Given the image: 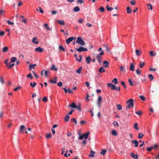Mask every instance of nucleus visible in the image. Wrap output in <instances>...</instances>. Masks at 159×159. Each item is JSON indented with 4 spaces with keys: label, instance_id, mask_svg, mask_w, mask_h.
<instances>
[{
    "label": "nucleus",
    "instance_id": "nucleus-35",
    "mask_svg": "<svg viewBox=\"0 0 159 159\" xmlns=\"http://www.w3.org/2000/svg\"><path fill=\"white\" fill-rule=\"evenodd\" d=\"M16 60V58L14 57L11 58V63L14 62Z\"/></svg>",
    "mask_w": 159,
    "mask_h": 159
},
{
    "label": "nucleus",
    "instance_id": "nucleus-59",
    "mask_svg": "<svg viewBox=\"0 0 159 159\" xmlns=\"http://www.w3.org/2000/svg\"><path fill=\"white\" fill-rule=\"evenodd\" d=\"M7 22L8 24L10 25H13L14 24V23L13 22H11L9 20H7Z\"/></svg>",
    "mask_w": 159,
    "mask_h": 159
},
{
    "label": "nucleus",
    "instance_id": "nucleus-17",
    "mask_svg": "<svg viewBox=\"0 0 159 159\" xmlns=\"http://www.w3.org/2000/svg\"><path fill=\"white\" fill-rule=\"evenodd\" d=\"M86 63L88 64H89L91 61V59L90 57H88L86 58Z\"/></svg>",
    "mask_w": 159,
    "mask_h": 159
},
{
    "label": "nucleus",
    "instance_id": "nucleus-24",
    "mask_svg": "<svg viewBox=\"0 0 159 159\" xmlns=\"http://www.w3.org/2000/svg\"><path fill=\"white\" fill-rule=\"evenodd\" d=\"M91 154L89 155V156L91 157H94V154L95 153V152L92 150L90 152Z\"/></svg>",
    "mask_w": 159,
    "mask_h": 159
},
{
    "label": "nucleus",
    "instance_id": "nucleus-63",
    "mask_svg": "<svg viewBox=\"0 0 159 159\" xmlns=\"http://www.w3.org/2000/svg\"><path fill=\"white\" fill-rule=\"evenodd\" d=\"M77 2L82 4L84 2V1L83 0H77Z\"/></svg>",
    "mask_w": 159,
    "mask_h": 159
},
{
    "label": "nucleus",
    "instance_id": "nucleus-46",
    "mask_svg": "<svg viewBox=\"0 0 159 159\" xmlns=\"http://www.w3.org/2000/svg\"><path fill=\"white\" fill-rule=\"evenodd\" d=\"M112 82H114L115 84H117L118 83L117 79L116 78H114L113 80L112 81Z\"/></svg>",
    "mask_w": 159,
    "mask_h": 159
},
{
    "label": "nucleus",
    "instance_id": "nucleus-14",
    "mask_svg": "<svg viewBox=\"0 0 159 159\" xmlns=\"http://www.w3.org/2000/svg\"><path fill=\"white\" fill-rule=\"evenodd\" d=\"M129 70L132 71H134V66L132 63H131L130 64Z\"/></svg>",
    "mask_w": 159,
    "mask_h": 159
},
{
    "label": "nucleus",
    "instance_id": "nucleus-48",
    "mask_svg": "<svg viewBox=\"0 0 159 159\" xmlns=\"http://www.w3.org/2000/svg\"><path fill=\"white\" fill-rule=\"evenodd\" d=\"M43 101L45 102H46L48 101V98L47 97H45L43 99Z\"/></svg>",
    "mask_w": 159,
    "mask_h": 159
},
{
    "label": "nucleus",
    "instance_id": "nucleus-53",
    "mask_svg": "<svg viewBox=\"0 0 159 159\" xmlns=\"http://www.w3.org/2000/svg\"><path fill=\"white\" fill-rule=\"evenodd\" d=\"M52 135L50 133L46 135V138L47 139H48L49 138H50L51 137Z\"/></svg>",
    "mask_w": 159,
    "mask_h": 159
},
{
    "label": "nucleus",
    "instance_id": "nucleus-55",
    "mask_svg": "<svg viewBox=\"0 0 159 159\" xmlns=\"http://www.w3.org/2000/svg\"><path fill=\"white\" fill-rule=\"evenodd\" d=\"M136 114L138 115L139 116H141L142 115V113L140 111H139L136 112Z\"/></svg>",
    "mask_w": 159,
    "mask_h": 159
},
{
    "label": "nucleus",
    "instance_id": "nucleus-57",
    "mask_svg": "<svg viewBox=\"0 0 159 159\" xmlns=\"http://www.w3.org/2000/svg\"><path fill=\"white\" fill-rule=\"evenodd\" d=\"M154 79L153 76L152 75L150 74V80L152 81Z\"/></svg>",
    "mask_w": 159,
    "mask_h": 159
},
{
    "label": "nucleus",
    "instance_id": "nucleus-8",
    "mask_svg": "<svg viewBox=\"0 0 159 159\" xmlns=\"http://www.w3.org/2000/svg\"><path fill=\"white\" fill-rule=\"evenodd\" d=\"M76 38V37L74 38L73 37H71L69 38L66 40V43L67 44H69L74 39H75Z\"/></svg>",
    "mask_w": 159,
    "mask_h": 159
},
{
    "label": "nucleus",
    "instance_id": "nucleus-42",
    "mask_svg": "<svg viewBox=\"0 0 159 159\" xmlns=\"http://www.w3.org/2000/svg\"><path fill=\"white\" fill-rule=\"evenodd\" d=\"M112 134L114 136H116L117 135V133L114 130H113L112 131Z\"/></svg>",
    "mask_w": 159,
    "mask_h": 159
},
{
    "label": "nucleus",
    "instance_id": "nucleus-19",
    "mask_svg": "<svg viewBox=\"0 0 159 159\" xmlns=\"http://www.w3.org/2000/svg\"><path fill=\"white\" fill-rule=\"evenodd\" d=\"M55 66L54 64H52V67L50 68V70H54L55 71H57V69L55 67Z\"/></svg>",
    "mask_w": 159,
    "mask_h": 159
},
{
    "label": "nucleus",
    "instance_id": "nucleus-50",
    "mask_svg": "<svg viewBox=\"0 0 159 159\" xmlns=\"http://www.w3.org/2000/svg\"><path fill=\"white\" fill-rule=\"evenodd\" d=\"M99 10L101 11L102 12H103L104 11L105 9L104 7H101L99 9Z\"/></svg>",
    "mask_w": 159,
    "mask_h": 159
},
{
    "label": "nucleus",
    "instance_id": "nucleus-21",
    "mask_svg": "<svg viewBox=\"0 0 159 159\" xmlns=\"http://www.w3.org/2000/svg\"><path fill=\"white\" fill-rule=\"evenodd\" d=\"M131 157H132L133 158H135V157H136L135 158V159H138V156L137 155V154H136V155H135L134 153H131Z\"/></svg>",
    "mask_w": 159,
    "mask_h": 159
},
{
    "label": "nucleus",
    "instance_id": "nucleus-60",
    "mask_svg": "<svg viewBox=\"0 0 159 159\" xmlns=\"http://www.w3.org/2000/svg\"><path fill=\"white\" fill-rule=\"evenodd\" d=\"M121 84L122 85L124 88H126V86L125 83L123 81L121 82Z\"/></svg>",
    "mask_w": 159,
    "mask_h": 159
},
{
    "label": "nucleus",
    "instance_id": "nucleus-62",
    "mask_svg": "<svg viewBox=\"0 0 159 159\" xmlns=\"http://www.w3.org/2000/svg\"><path fill=\"white\" fill-rule=\"evenodd\" d=\"M51 13L52 15H56L57 13V12L55 11H52L51 12Z\"/></svg>",
    "mask_w": 159,
    "mask_h": 159
},
{
    "label": "nucleus",
    "instance_id": "nucleus-32",
    "mask_svg": "<svg viewBox=\"0 0 159 159\" xmlns=\"http://www.w3.org/2000/svg\"><path fill=\"white\" fill-rule=\"evenodd\" d=\"M127 12L128 14L130 13L132 11L130 7H128L127 8Z\"/></svg>",
    "mask_w": 159,
    "mask_h": 159
},
{
    "label": "nucleus",
    "instance_id": "nucleus-20",
    "mask_svg": "<svg viewBox=\"0 0 159 159\" xmlns=\"http://www.w3.org/2000/svg\"><path fill=\"white\" fill-rule=\"evenodd\" d=\"M69 107L75 108H76V107H77V106L75 102H73L72 104L69 105Z\"/></svg>",
    "mask_w": 159,
    "mask_h": 159
},
{
    "label": "nucleus",
    "instance_id": "nucleus-40",
    "mask_svg": "<svg viewBox=\"0 0 159 159\" xmlns=\"http://www.w3.org/2000/svg\"><path fill=\"white\" fill-rule=\"evenodd\" d=\"M145 63L144 62L140 63L139 64L140 68H142L144 66Z\"/></svg>",
    "mask_w": 159,
    "mask_h": 159
},
{
    "label": "nucleus",
    "instance_id": "nucleus-58",
    "mask_svg": "<svg viewBox=\"0 0 159 159\" xmlns=\"http://www.w3.org/2000/svg\"><path fill=\"white\" fill-rule=\"evenodd\" d=\"M140 99H141L142 100H143V101L145 100V98L143 96H142V95L140 96Z\"/></svg>",
    "mask_w": 159,
    "mask_h": 159
},
{
    "label": "nucleus",
    "instance_id": "nucleus-16",
    "mask_svg": "<svg viewBox=\"0 0 159 159\" xmlns=\"http://www.w3.org/2000/svg\"><path fill=\"white\" fill-rule=\"evenodd\" d=\"M103 65L105 67H107L109 65V63L107 61H103Z\"/></svg>",
    "mask_w": 159,
    "mask_h": 159
},
{
    "label": "nucleus",
    "instance_id": "nucleus-28",
    "mask_svg": "<svg viewBox=\"0 0 159 159\" xmlns=\"http://www.w3.org/2000/svg\"><path fill=\"white\" fill-rule=\"evenodd\" d=\"M82 67H80L78 69L76 70V72L77 73L80 74L82 70Z\"/></svg>",
    "mask_w": 159,
    "mask_h": 159
},
{
    "label": "nucleus",
    "instance_id": "nucleus-27",
    "mask_svg": "<svg viewBox=\"0 0 159 159\" xmlns=\"http://www.w3.org/2000/svg\"><path fill=\"white\" fill-rule=\"evenodd\" d=\"M125 67L121 66H120V71L124 72L125 71Z\"/></svg>",
    "mask_w": 159,
    "mask_h": 159
},
{
    "label": "nucleus",
    "instance_id": "nucleus-41",
    "mask_svg": "<svg viewBox=\"0 0 159 159\" xmlns=\"http://www.w3.org/2000/svg\"><path fill=\"white\" fill-rule=\"evenodd\" d=\"M143 134L139 133V135L138 137L139 139H141L143 138Z\"/></svg>",
    "mask_w": 159,
    "mask_h": 159
},
{
    "label": "nucleus",
    "instance_id": "nucleus-36",
    "mask_svg": "<svg viewBox=\"0 0 159 159\" xmlns=\"http://www.w3.org/2000/svg\"><path fill=\"white\" fill-rule=\"evenodd\" d=\"M106 8L107 10L108 11H109L111 10H113V8L112 7H109V5H107V6H106Z\"/></svg>",
    "mask_w": 159,
    "mask_h": 159
},
{
    "label": "nucleus",
    "instance_id": "nucleus-38",
    "mask_svg": "<svg viewBox=\"0 0 159 159\" xmlns=\"http://www.w3.org/2000/svg\"><path fill=\"white\" fill-rule=\"evenodd\" d=\"M36 64H34L33 65H30L29 66L30 67V69H34L35 68V67L36 66Z\"/></svg>",
    "mask_w": 159,
    "mask_h": 159
},
{
    "label": "nucleus",
    "instance_id": "nucleus-49",
    "mask_svg": "<svg viewBox=\"0 0 159 159\" xmlns=\"http://www.w3.org/2000/svg\"><path fill=\"white\" fill-rule=\"evenodd\" d=\"M130 4L132 5H134L135 4V0H131L130 1Z\"/></svg>",
    "mask_w": 159,
    "mask_h": 159
},
{
    "label": "nucleus",
    "instance_id": "nucleus-18",
    "mask_svg": "<svg viewBox=\"0 0 159 159\" xmlns=\"http://www.w3.org/2000/svg\"><path fill=\"white\" fill-rule=\"evenodd\" d=\"M57 22L60 25H64L65 24V22L63 20H57Z\"/></svg>",
    "mask_w": 159,
    "mask_h": 159
},
{
    "label": "nucleus",
    "instance_id": "nucleus-43",
    "mask_svg": "<svg viewBox=\"0 0 159 159\" xmlns=\"http://www.w3.org/2000/svg\"><path fill=\"white\" fill-rule=\"evenodd\" d=\"M27 77L28 78H30L31 79L33 78V77L32 76L31 73H30L28 74L27 76Z\"/></svg>",
    "mask_w": 159,
    "mask_h": 159
},
{
    "label": "nucleus",
    "instance_id": "nucleus-25",
    "mask_svg": "<svg viewBox=\"0 0 159 159\" xmlns=\"http://www.w3.org/2000/svg\"><path fill=\"white\" fill-rule=\"evenodd\" d=\"M116 107H117V109L119 110H120L122 109V107L121 105L120 104H117L116 105Z\"/></svg>",
    "mask_w": 159,
    "mask_h": 159
},
{
    "label": "nucleus",
    "instance_id": "nucleus-3",
    "mask_svg": "<svg viewBox=\"0 0 159 159\" xmlns=\"http://www.w3.org/2000/svg\"><path fill=\"white\" fill-rule=\"evenodd\" d=\"M76 43H79L81 46H84L85 44V42L80 37H78L76 41Z\"/></svg>",
    "mask_w": 159,
    "mask_h": 159
},
{
    "label": "nucleus",
    "instance_id": "nucleus-12",
    "mask_svg": "<svg viewBox=\"0 0 159 159\" xmlns=\"http://www.w3.org/2000/svg\"><path fill=\"white\" fill-rule=\"evenodd\" d=\"M35 50L36 52H43V49L40 47L36 48Z\"/></svg>",
    "mask_w": 159,
    "mask_h": 159
},
{
    "label": "nucleus",
    "instance_id": "nucleus-2",
    "mask_svg": "<svg viewBox=\"0 0 159 159\" xmlns=\"http://www.w3.org/2000/svg\"><path fill=\"white\" fill-rule=\"evenodd\" d=\"M104 54V52L103 51H102L98 55H97L95 57L96 58L98 61V62L101 63L102 62V56Z\"/></svg>",
    "mask_w": 159,
    "mask_h": 159
},
{
    "label": "nucleus",
    "instance_id": "nucleus-7",
    "mask_svg": "<svg viewBox=\"0 0 159 159\" xmlns=\"http://www.w3.org/2000/svg\"><path fill=\"white\" fill-rule=\"evenodd\" d=\"M107 85L108 87L111 88V90H116V86L115 85H113L112 84L109 83L107 84Z\"/></svg>",
    "mask_w": 159,
    "mask_h": 159
},
{
    "label": "nucleus",
    "instance_id": "nucleus-39",
    "mask_svg": "<svg viewBox=\"0 0 159 159\" xmlns=\"http://www.w3.org/2000/svg\"><path fill=\"white\" fill-rule=\"evenodd\" d=\"M107 151L106 150H102L100 152V154L101 155H104L106 153Z\"/></svg>",
    "mask_w": 159,
    "mask_h": 159
},
{
    "label": "nucleus",
    "instance_id": "nucleus-4",
    "mask_svg": "<svg viewBox=\"0 0 159 159\" xmlns=\"http://www.w3.org/2000/svg\"><path fill=\"white\" fill-rule=\"evenodd\" d=\"M89 133L90 132L89 131L86 132L85 134L80 136L79 138V139L82 140L83 138L85 139H87L89 137Z\"/></svg>",
    "mask_w": 159,
    "mask_h": 159
},
{
    "label": "nucleus",
    "instance_id": "nucleus-45",
    "mask_svg": "<svg viewBox=\"0 0 159 159\" xmlns=\"http://www.w3.org/2000/svg\"><path fill=\"white\" fill-rule=\"evenodd\" d=\"M39 10L38 9H36V10L37 11H39L40 12L42 13H43V11L42 10L41 7H39Z\"/></svg>",
    "mask_w": 159,
    "mask_h": 159
},
{
    "label": "nucleus",
    "instance_id": "nucleus-52",
    "mask_svg": "<svg viewBox=\"0 0 159 159\" xmlns=\"http://www.w3.org/2000/svg\"><path fill=\"white\" fill-rule=\"evenodd\" d=\"M136 74L138 75H140L141 73L140 70L139 69H137L136 71Z\"/></svg>",
    "mask_w": 159,
    "mask_h": 159
},
{
    "label": "nucleus",
    "instance_id": "nucleus-15",
    "mask_svg": "<svg viewBox=\"0 0 159 159\" xmlns=\"http://www.w3.org/2000/svg\"><path fill=\"white\" fill-rule=\"evenodd\" d=\"M132 143L135 144V147H137L138 146L139 143L137 140H133L132 141Z\"/></svg>",
    "mask_w": 159,
    "mask_h": 159
},
{
    "label": "nucleus",
    "instance_id": "nucleus-44",
    "mask_svg": "<svg viewBox=\"0 0 159 159\" xmlns=\"http://www.w3.org/2000/svg\"><path fill=\"white\" fill-rule=\"evenodd\" d=\"M134 128L136 130H139V128L138 127V124L137 123H135L134 125Z\"/></svg>",
    "mask_w": 159,
    "mask_h": 159
},
{
    "label": "nucleus",
    "instance_id": "nucleus-22",
    "mask_svg": "<svg viewBox=\"0 0 159 159\" xmlns=\"http://www.w3.org/2000/svg\"><path fill=\"white\" fill-rule=\"evenodd\" d=\"M154 148L156 149L158 148V145L157 144H154L153 145V147H150V151H151V150Z\"/></svg>",
    "mask_w": 159,
    "mask_h": 159
},
{
    "label": "nucleus",
    "instance_id": "nucleus-10",
    "mask_svg": "<svg viewBox=\"0 0 159 159\" xmlns=\"http://www.w3.org/2000/svg\"><path fill=\"white\" fill-rule=\"evenodd\" d=\"M102 98L100 96H99L98 98V105L99 107H100V105L102 103Z\"/></svg>",
    "mask_w": 159,
    "mask_h": 159
},
{
    "label": "nucleus",
    "instance_id": "nucleus-37",
    "mask_svg": "<svg viewBox=\"0 0 159 159\" xmlns=\"http://www.w3.org/2000/svg\"><path fill=\"white\" fill-rule=\"evenodd\" d=\"M99 71L101 73H102V72H104L105 71V70L103 69V68L102 67H101L100 68V69L99 70Z\"/></svg>",
    "mask_w": 159,
    "mask_h": 159
},
{
    "label": "nucleus",
    "instance_id": "nucleus-34",
    "mask_svg": "<svg viewBox=\"0 0 159 159\" xmlns=\"http://www.w3.org/2000/svg\"><path fill=\"white\" fill-rule=\"evenodd\" d=\"M59 49L61 51H62L64 52L65 51V49L64 48L63 46L61 45L59 46Z\"/></svg>",
    "mask_w": 159,
    "mask_h": 159
},
{
    "label": "nucleus",
    "instance_id": "nucleus-9",
    "mask_svg": "<svg viewBox=\"0 0 159 159\" xmlns=\"http://www.w3.org/2000/svg\"><path fill=\"white\" fill-rule=\"evenodd\" d=\"M26 129V128L25 125H22L20 126V129L19 132L21 133H23L24 132V130Z\"/></svg>",
    "mask_w": 159,
    "mask_h": 159
},
{
    "label": "nucleus",
    "instance_id": "nucleus-64",
    "mask_svg": "<svg viewBox=\"0 0 159 159\" xmlns=\"http://www.w3.org/2000/svg\"><path fill=\"white\" fill-rule=\"evenodd\" d=\"M57 85L60 87H61L62 85V83L61 82H59L57 83Z\"/></svg>",
    "mask_w": 159,
    "mask_h": 159
},
{
    "label": "nucleus",
    "instance_id": "nucleus-54",
    "mask_svg": "<svg viewBox=\"0 0 159 159\" xmlns=\"http://www.w3.org/2000/svg\"><path fill=\"white\" fill-rule=\"evenodd\" d=\"M0 82L2 84H3L5 83L4 81L3 80V78L2 77H0Z\"/></svg>",
    "mask_w": 159,
    "mask_h": 159
},
{
    "label": "nucleus",
    "instance_id": "nucleus-11",
    "mask_svg": "<svg viewBox=\"0 0 159 159\" xmlns=\"http://www.w3.org/2000/svg\"><path fill=\"white\" fill-rule=\"evenodd\" d=\"M136 55L139 57L140 56L141 54V52L140 50H136L135 51Z\"/></svg>",
    "mask_w": 159,
    "mask_h": 159
},
{
    "label": "nucleus",
    "instance_id": "nucleus-26",
    "mask_svg": "<svg viewBox=\"0 0 159 159\" xmlns=\"http://www.w3.org/2000/svg\"><path fill=\"white\" fill-rule=\"evenodd\" d=\"M73 10L74 12L79 11L80 10V8L78 6H76L74 8Z\"/></svg>",
    "mask_w": 159,
    "mask_h": 159
},
{
    "label": "nucleus",
    "instance_id": "nucleus-6",
    "mask_svg": "<svg viewBox=\"0 0 159 159\" xmlns=\"http://www.w3.org/2000/svg\"><path fill=\"white\" fill-rule=\"evenodd\" d=\"M44 74V75L46 77H47L48 75H49L50 74V71H46L45 70H43L41 72V75L42 76H43V74Z\"/></svg>",
    "mask_w": 159,
    "mask_h": 159
},
{
    "label": "nucleus",
    "instance_id": "nucleus-33",
    "mask_svg": "<svg viewBox=\"0 0 159 159\" xmlns=\"http://www.w3.org/2000/svg\"><path fill=\"white\" fill-rule=\"evenodd\" d=\"M70 118V116L68 115H66L65 118V121L67 122L68 121Z\"/></svg>",
    "mask_w": 159,
    "mask_h": 159
},
{
    "label": "nucleus",
    "instance_id": "nucleus-61",
    "mask_svg": "<svg viewBox=\"0 0 159 159\" xmlns=\"http://www.w3.org/2000/svg\"><path fill=\"white\" fill-rule=\"evenodd\" d=\"M5 12V11L3 10H0V14L1 15H3L4 13Z\"/></svg>",
    "mask_w": 159,
    "mask_h": 159
},
{
    "label": "nucleus",
    "instance_id": "nucleus-31",
    "mask_svg": "<svg viewBox=\"0 0 159 159\" xmlns=\"http://www.w3.org/2000/svg\"><path fill=\"white\" fill-rule=\"evenodd\" d=\"M71 122H74L75 125H76L77 124V121L75 118H72L71 119Z\"/></svg>",
    "mask_w": 159,
    "mask_h": 159
},
{
    "label": "nucleus",
    "instance_id": "nucleus-56",
    "mask_svg": "<svg viewBox=\"0 0 159 159\" xmlns=\"http://www.w3.org/2000/svg\"><path fill=\"white\" fill-rule=\"evenodd\" d=\"M129 85L130 86H133V84L132 83V81L131 80V79H130L129 80Z\"/></svg>",
    "mask_w": 159,
    "mask_h": 159
},
{
    "label": "nucleus",
    "instance_id": "nucleus-29",
    "mask_svg": "<svg viewBox=\"0 0 159 159\" xmlns=\"http://www.w3.org/2000/svg\"><path fill=\"white\" fill-rule=\"evenodd\" d=\"M37 39V38L36 37H34L33 38V39L32 41L33 43H35L36 44H37L39 43V41H35V40Z\"/></svg>",
    "mask_w": 159,
    "mask_h": 159
},
{
    "label": "nucleus",
    "instance_id": "nucleus-13",
    "mask_svg": "<svg viewBox=\"0 0 159 159\" xmlns=\"http://www.w3.org/2000/svg\"><path fill=\"white\" fill-rule=\"evenodd\" d=\"M156 52L153 51H150V56L152 57H154L156 55Z\"/></svg>",
    "mask_w": 159,
    "mask_h": 159
},
{
    "label": "nucleus",
    "instance_id": "nucleus-47",
    "mask_svg": "<svg viewBox=\"0 0 159 159\" xmlns=\"http://www.w3.org/2000/svg\"><path fill=\"white\" fill-rule=\"evenodd\" d=\"M113 124L115 126H116L117 127L119 126V124H118V122L116 121H114V122L113 123Z\"/></svg>",
    "mask_w": 159,
    "mask_h": 159
},
{
    "label": "nucleus",
    "instance_id": "nucleus-30",
    "mask_svg": "<svg viewBox=\"0 0 159 159\" xmlns=\"http://www.w3.org/2000/svg\"><path fill=\"white\" fill-rule=\"evenodd\" d=\"M30 86L32 88H34L36 85V83L35 82H34L33 83L32 82H30Z\"/></svg>",
    "mask_w": 159,
    "mask_h": 159
},
{
    "label": "nucleus",
    "instance_id": "nucleus-51",
    "mask_svg": "<svg viewBox=\"0 0 159 159\" xmlns=\"http://www.w3.org/2000/svg\"><path fill=\"white\" fill-rule=\"evenodd\" d=\"M44 26L45 27H46L47 28V29L48 30H51L50 29V28L49 27H48V24H44Z\"/></svg>",
    "mask_w": 159,
    "mask_h": 159
},
{
    "label": "nucleus",
    "instance_id": "nucleus-1",
    "mask_svg": "<svg viewBox=\"0 0 159 159\" xmlns=\"http://www.w3.org/2000/svg\"><path fill=\"white\" fill-rule=\"evenodd\" d=\"M126 103L128 104V105H127V107L125 108L126 111H127L128 109L134 107V101L132 99L130 98L129 100H128L127 101Z\"/></svg>",
    "mask_w": 159,
    "mask_h": 159
},
{
    "label": "nucleus",
    "instance_id": "nucleus-23",
    "mask_svg": "<svg viewBox=\"0 0 159 159\" xmlns=\"http://www.w3.org/2000/svg\"><path fill=\"white\" fill-rule=\"evenodd\" d=\"M2 52H6L8 50V48L7 47H5L2 48Z\"/></svg>",
    "mask_w": 159,
    "mask_h": 159
},
{
    "label": "nucleus",
    "instance_id": "nucleus-5",
    "mask_svg": "<svg viewBox=\"0 0 159 159\" xmlns=\"http://www.w3.org/2000/svg\"><path fill=\"white\" fill-rule=\"evenodd\" d=\"M76 50L79 52L83 51L86 52L88 51V49L87 48L81 46L79 47L78 48H76Z\"/></svg>",
    "mask_w": 159,
    "mask_h": 159
}]
</instances>
